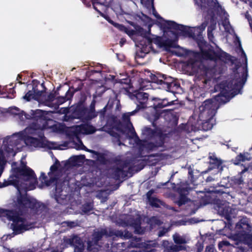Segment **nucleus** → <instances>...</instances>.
Returning a JSON list of instances; mask_svg holds the SVG:
<instances>
[{
  "label": "nucleus",
  "mask_w": 252,
  "mask_h": 252,
  "mask_svg": "<svg viewBox=\"0 0 252 252\" xmlns=\"http://www.w3.org/2000/svg\"><path fill=\"white\" fill-rule=\"evenodd\" d=\"M23 98L24 99H26L27 101H30L32 98L34 99L33 92L32 90L29 91L23 97Z\"/></svg>",
  "instance_id": "nucleus-47"
},
{
  "label": "nucleus",
  "mask_w": 252,
  "mask_h": 252,
  "mask_svg": "<svg viewBox=\"0 0 252 252\" xmlns=\"http://www.w3.org/2000/svg\"><path fill=\"white\" fill-rule=\"evenodd\" d=\"M231 211L232 209L230 208H227L226 210L223 208L221 210V217L224 216L226 220V221H224L223 222L225 225L224 228L221 229V232L228 229L230 230L231 233L233 232V234L236 239L241 240L246 237L247 232L250 230L251 226L249 224V220L246 217L242 218L235 224L233 229L231 216ZM221 235L225 234L221 233Z\"/></svg>",
  "instance_id": "nucleus-6"
},
{
  "label": "nucleus",
  "mask_w": 252,
  "mask_h": 252,
  "mask_svg": "<svg viewBox=\"0 0 252 252\" xmlns=\"http://www.w3.org/2000/svg\"><path fill=\"white\" fill-rule=\"evenodd\" d=\"M241 57L242 58V59H244V60H245V63H246V66L245 67H244L243 68H245L246 67H247V55L245 52L244 51H243V52H242V53H241Z\"/></svg>",
  "instance_id": "nucleus-58"
},
{
  "label": "nucleus",
  "mask_w": 252,
  "mask_h": 252,
  "mask_svg": "<svg viewBox=\"0 0 252 252\" xmlns=\"http://www.w3.org/2000/svg\"><path fill=\"white\" fill-rule=\"evenodd\" d=\"M150 202V204L151 206L158 208L159 207V202H160V200L156 198V197H151V199L149 200Z\"/></svg>",
  "instance_id": "nucleus-45"
},
{
  "label": "nucleus",
  "mask_w": 252,
  "mask_h": 252,
  "mask_svg": "<svg viewBox=\"0 0 252 252\" xmlns=\"http://www.w3.org/2000/svg\"><path fill=\"white\" fill-rule=\"evenodd\" d=\"M174 80L173 78L170 76L167 77L165 75L163 74V78L162 79V82H161V85L165 89Z\"/></svg>",
  "instance_id": "nucleus-38"
},
{
  "label": "nucleus",
  "mask_w": 252,
  "mask_h": 252,
  "mask_svg": "<svg viewBox=\"0 0 252 252\" xmlns=\"http://www.w3.org/2000/svg\"><path fill=\"white\" fill-rule=\"evenodd\" d=\"M137 32L142 37L143 39L141 41H143V42H146L147 38L150 37L151 34L150 30L149 31H147L141 27L138 28L137 30Z\"/></svg>",
  "instance_id": "nucleus-34"
},
{
  "label": "nucleus",
  "mask_w": 252,
  "mask_h": 252,
  "mask_svg": "<svg viewBox=\"0 0 252 252\" xmlns=\"http://www.w3.org/2000/svg\"><path fill=\"white\" fill-rule=\"evenodd\" d=\"M194 1L195 4L199 9L213 15L220 6L217 0H194Z\"/></svg>",
  "instance_id": "nucleus-15"
},
{
  "label": "nucleus",
  "mask_w": 252,
  "mask_h": 252,
  "mask_svg": "<svg viewBox=\"0 0 252 252\" xmlns=\"http://www.w3.org/2000/svg\"><path fill=\"white\" fill-rule=\"evenodd\" d=\"M87 151L92 154H94L97 156V160L102 164H106L108 160L105 157V155L103 153H99L92 150H87Z\"/></svg>",
  "instance_id": "nucleus-31"
},
{
  "label": "nucleus",
  "mask_w": 252,
  "mask_h": 252,
  "mask_svg": "<svg viewBox=\"0 0 252 252\" xmlns=\"http://www.w3.org/2000/svg\"><path fill=\"white\" fill-rule=\"evenodd\" d=\"M231 183L235 186H239L244 183L243 179L241 174L237 176H234L231 178Z\"/></svg>",
  "instance_id": "nucleus-37"
},
{
  "label": "nucleus",
  "mask_w": 252,
  "mask_h": 252,
  "mask_svg": "<svg viewBox=\"0 0 252 252\" xmlns=\"http://www.w3.org/2000/svg\"><path fill=\"white\" fill-rule=\"evenodd\" d=\"M179 249L178 246L174 245L173 246L170 247V251H168L167 252H178Z\"/></svg>",
  "instance_id": "nucleus-60"
},
{
  "label": "nucleus",
  "mask_w": 252,
  "mask_h": 252,
  "mask_svg": "<svg viewBox=\"0 0 252 252\" xmlns=\"http://www.w3.org/2000/svg\"><path fill=\"white\" fill-rule=\"evenodd\" d=\"M123 120L126 124H123L124 125L131 126L132 123L130 120V115L124 114L123 115Z\"/></svg>",
  "instance_id": "nucleus-48"
},
{
  "label": "nucleus",
  "mask_w": 252,
  "mask_h": 252,
  "mask_svg": "<svg viewBox=\"0 0 252 252\" xmlns=\"http://www.w3.org/2000/svg\"><path fill=\"white\" fill-rule=\"evenodd\" d=\"M189 178H190V180L191 182H194L195 180V178L193 176V171L192 169L189 170Z\"/></svg>",
  "instance_id": "nucleus-59"
},
{
  "label": "nucleus",
  "mask_w": 252,
  "mask_h": 252,
  "mask_svg": "<svg viewBox=\"0 0 252 252\" xmlns=\"http://www.w3.org/2000/svg\"><path fill=\"white\" fill-rule=\"evenodd\" d=\"M13 176L16 178L15 179L9 180L4 181L2 184H0V188L5 187L9 185L17 186L19 184L18 179H21L25 181H33L34 183L31 184L33 186L32 189L35 188V184L37 183V177L34 171L31 168H12Z\"/></svg>",
  "instance_id": "nucleus-8"
},
{
  "label": "nucleus",
  "mask_w": 252,
  "mask_h": 252,
  "mask_svg": "<svg viewBox=\"0 0 252 252\" xmlns=\"http://www.w3.org/2000/svg\"><path fill=\"white\" fill-rule=\"evenodd\" d=\"M144 252H156L157 250L155 247L151 245L146 244L144 249Z\"/></svg>",
  "instance_id": "nucleus-50"
},
{
  "label": "nucleus",
  "mask_w": 252,
  "mask_h": 252,
  "mask_svg": "<svg viewBox=\"0 0 252 252\" xmlns=\"http://www.w3.org/2000/svg\"><path fill=\"white\" fill-rule=\"evenodd\" d=\"M163 29L174 30L180 31V33L185 36L195 38L196 37L195 30L190 29L189 27L178 24L173 21H165L161 25Z\"/></svg>",
  "instance_id": "nucleus-11"
},
{
  "label": "nucleus",
  "mask_w": 252,
  "mask_h": 252,
  "mask_svg": "<svg viewBox=\"0 0 252 252\" xmlns=\"http://www.w3.org/2000/svg\"><path fill=\"white\" fill-rule=\"evenodd\" d=\"M149 94L146 93L136 91L134 92L132 99L135 100L137 105L136 108L130 113V115H133L139 110L146 107V103L148 101Z\"/></svg>",
  "instance_id": "nucleus-17"
},
{
  "label": "nucleus",
  "mask_w": 252,
  "mask_h": 252,
  "mask_svg": "<svg viewBox=\"0 0 252 252\" xmlns=\"http://www.w3.org/2000/svg\"><path fill=\"white\" fill-rule=\"evenodd\" d=\"M238 40V42H239V45H238V47L237 48V49H236V52L238 53V54H239V53H242V52H243V51H244V49H243L242 48V45L241 44V42L239 40V37H238V38H237Z\"/></svg>",
  "instance_id": "nucleus-56"
},
{
  "label": "nucleus",
  "mask_w": 252,
  "mask_h": 252,
  "mask_svg": "<svg viewBox=\"0 0 252 252\" xmlns=\"http://www.w3.org/2000/svg\"><path fill=\"white\" fill-rule=\"evenodd\" d=\"M150 78L153 82L161 85L162 82V79L163 78V74L159 73H156V74H152L150 75Z\"/></svg>",
  "instance_id": "nucleus-35"
},
{
  "label": "nucleus",
  "mask_w": 252,
  "mask_h": 252,
  "mask_svg": "<svg viewBox=\"0 0 252 252\" xmlns=\"http://www.w3.org/2000/svg\"><path fill=\"white\" fill-rule=\"evenodd\" d=\"M39 180L47 187L50 186L53 184H55V196L57 201L59 202V199L62 195L61 193L63 191L62 188L64 184V181L61 183H59L57 181V177L56 175L54 176H52V175L49 176L48 179L44 172L41 173Z\"/></svg>",
  "instance_id": "nucleus-13"
},
{
  "label": "nucleus",
  "mask_w": 252,
  "mask_h": 252,
  "mask_svg": "<svg viewBox=\"0 0 252 252\" xmlns=\"http://www.w3.org/2000/svg\"><path fill=\"white\" fill-rule=\"evenodd\" d=\"M153 193H154V190H153L152 189L150 190L149 191H148V192L147 193V198L148 199V200L150 199H151V197H153L152 196V195Z\"/></svg>",
  "instance_id": "nucleus-64"
},
{
  "label": "nucleus",
  "mask_w": 252,
  "mask_h": 252,
  "mask_svg": "<svg viewBox=\"0 0 252 252\" xmlns=\"http://www.w3.org/2000/svg\"><path fill=\"white\" fill-rule=\"evenodd\" d=\"M246 160L244 158V155L242 153H240L234 159H232V162L235 165H239L241 162H245Z\"/></svg>",
  "instance_id": "nucleus-39"
},
{
  "label": "nucleus",
  "mask_w": 252,
  "mask_h": 252,
  "mask_svg": "<svg viewBox=\"0 0 252 252\" xmlns=\"http://www.w3.org/2000/svg\"><path fill=\"white\" fill-rule=\"evenodd\" d=\"M61 166L60 161L56 159L55 163L50 167V172H48V176L52 175V176H56L57 177V181L60 182V172L58 171V168Z\"/></svg>",
  "instance_id": "nucleus-29"
},
{
  "label": "nucleus",
  "mask_w": 252,
  "mask_h": 252,
  "mask_svg": "<svg viewBox=\"0 0 252 252\" xmlns=\"http://www.w3.org/2000/svg\"><path fill=\"white\" fill-rule=\"evenodd\" d=\"M188 198L185 194L180 195L179 198L177 201V205L180 207L188 202Z\"/></svg>",
  "instance_id": "nucleus-41"
},
{
  "label": "nucleus",
  "mask_w": 252,
  "mask_h": 252,
  "mask_svg": "<svg viewBox=\"0 0 252 252\" xmlns=\"http://www.w3.org/2000/svg\"><path fill=\"white\" fill-rule=\"evenodd\" d=\"M14 137L13 136H7L3 140V143L4 145V150L5 151H6L8 153H11L13 152V148H9V146H17L19 143V141L18 140H13Z\"/></svg>",
  "instance_id": "nucleus-27"
},
{
  "label": "nucleus",
  "mask_w": 252,
  "mask_h": 252,
  "mask_svg": "<svg viewBox=\"0 0 252 252\" xmlns=\"http://www.w3.org/2000/svg\"><path fill=\"white\" fill-rule=\"evenodd\" d=\"M180 88V83L174 80V81L171 82L168 87H166L165 90L168 92L175 93Z\"/></svg>",
  "instance_id": "nucleus-33"
},
{
  "label": "nucleus",
  "mask_w": 252,
  "mask_h": 252,
  "mask_svg": "<svg viewBox=\"0 0 252 252\" xmlns=\"http://www.w3.org/2000/svg\"><path fill=\"white\" fill-rule=\"evenodd\" d=\"M95 100H93L91 102L89 108L87 107V112L90 116V120L92 121L93 119L95 118L97 116V113L95 109Z\"/></svg>",
  "instance_id": "nucleus-32"
},
{
  "label": "nucleus",
  "mask_w": 252,
  "mask_h": 252,
  "mask_svg": "<svg viewBox=\"0 0 252 252\" xmlns=\"http://www.w3.org/2000/svg\"><path fill=\"white\" fill-rule=\"evenodd\" d=\"M214 246L213 245H210L206 247L205 252H214Z\"/></svg>",
  "instance_id": "nucleus-57"
},
{
  "label": "nucleus",
  "mask_w": 252,
  "mask_h": 252,
  "mask_svg": "<svg viewBox=\"0 0 252 252\" xmlns=\"http://www.w3.org/2000/svg\"><path fill=\"white\" fill-rule=\"evenodd\" d=\"M16 168H20V169H21V168H30L29 167H28V166H27L26 165V162H25L23 161H21V165L19 167H16Z\"/></svg>",
  "instance_id": "nucleus-63"
},
{
  "label": "nucleus",
  "mask_w": 252,
  "mask_h": 252,
  "mask_svg": "<svg viewBox=\"0 0 252 252\" xmlns=\"http://www.w3.org/2000/svg\"><path fill=\"white\" fill-rule=\"evenodd\" d=\"M109 133L111 136L116 138L118 141L120 142L121 136L118 133L113 130H110Z\"/></svg>",
  "instance_id": "nucleus-52"
},
{
  "label": "nucleus",
  "mask_w": 252,
  "mask_h": 252,
  "mask_svg": "<svg viewBox=\"0 0 252 252\" xmlns=\"http://www.w3.org/2000/svg\"><path fill=\"white\" fill-rule=\"evenodd\" d=\"M0 96L2 97L9 98L8 95L5 92L4 88H2L0 86Z\"/></svg>",
  "instance_id": "nucleus-55"
},
{
  "label": "nucleus",
  "mask_w": 252,
  "mask_h": 252,
  "mask_svg": "<svg viewBox=\"0 0 252 252\" xmlns=\"http://www.w3.org/2000/svg\"><path fill=\"white\" fill-rule=\"evenodd\" d=\"M153 100H155V102L153 104V108H154V112L152 113L149 116V119L150 121L152 123V126L155 127H157V121L161 117L162 115L166 112L167 109L161 110V109L171 106L175 104V100H169L167 98H154Z\"/></svg>",
  "instance_id": "nucleus-9"
},
{
  "label": "nucleus",
  "mask_w": 252,
  "mask_h": 252,
  "mask_svg": "<svg viewBox=\"0 0 252 252\" xmlns=\"http://www.w3.org/2000/svg\"><path fill=\"white\" fill-rule=\"evenodd\" d=\"M209 163L211 166V168L219 167L220 165V159H218L217 157H215L214 158H211Z\"/></svg>",
  "instance_id": "nucleus-40"
},
{
  "label": "nucleus",
  "mask_w": 252,
  "mask_h": 252,
  "mask_svg": "<svg viewBox=\"0 0 252 252\" xmlns=\"http://www.w3.org/2000/svg\"><path fill=\"white\" fill-rule=\"evenodd\" d=\"M142 137L145 140H151L159 138L166 137V134H164L160 129H153L150 127L145 126L142 131Z\"/></svg>",
  "instance_id": "nucleus-18"
},
{
  "label": "nucleus",
  "mask_w": 252,
  "mask_h": 252,
  "mask_svg": "<svg viewBox=\"0 0 252 252\" xmlns=\"http://www.w3.org/2000/svg\"><path fill=\"white\" fill-rule=\"evenodd\" d=\"M25 143L27 145L34 147L44 148L47 146V144L43 140L30 136L25 137Z\"/></svg>",
  "instance_id": "nucleus-23"
},
{
  "label": "nucleus",
  "mask_w": 252,
  "mask_h": 252,
  "mask_svg": "<svg viewBox=\"0 0 252 252\" xmlns=\"http://www.w3.org/2000/svg\"><path fill=\"white\" fill-rule=\"evenodd\" d=\"M165 116L168 118V121L174 125H177L180 115L173 109H168L165 113Z\"/></svg>",
  "instance_id": "nucleus-28"
},
{
  "label": "nucleus",
  "mask_w": 252,
  "mask_h": 252,
  "mask_svg": "<svg viewBox=\"0 0 252 252\" xmlns=\"http://www.w3.org/2000/svg\"><path fill=\"white\" fill-rule=\"evenodd\" d=\"M87 97L85 95H82L77 103L71 107V113L66 114L68 111L67 108L63 110V113L65 114L64 120L70 121L74 119H79L82 122H89L91 121L90 116L87 112V107L86 105Z\"/></svg>",
  "instance_id": "nucleus-7"
},
{
  "label": "nucleus",
  "mask_w": 252,
  "mask_h": 252,
  "mask_svg": "<svg viewBox=\"0 0 252 252\" xmlns=\"http://www.w3.org/2000/svg\"><path fill=\"white\" fill-rule=\"evenodd\" d=\"M210 197L211 198L212 203L216 204L218 208V214L220 215V190L215 189L210 191Z\"/></svg>",
  "instance_id": "nucleus-24"
},
{
  "label": "nucleus",
  "mask_w": 252,
  "mask_h": 252,
  "mask_svg": "<svg viewBox=\"0 0 252 252\" xmlns=\"http://www.w3.org/2000/svg\"><path fill=\"white\" fill-rule=\"evenodd\" d=\"M173 240L177 244H182L186 242V240L179 235H174Z\"/></svg>",
  "instance_id": "nucleus-46"
},
{
  "label": "nucleus",
  "mask_w": 252,
  "mask_h": 252,
  "mask_svg": "<svg viewBox=\"0 0 252 252\" xmlns=\"http://www.w3.org/2000/svg\"><path fill=\"white\" fill-rule=\"evenodd\" d=\"M56 94V92L49 93V94H48L47 98H46V100L49 102H53L56 99L57 95Z\"/></svg>",
  "instance_id": "nucleus-49"
},
{
  "label": "nucleus",
  "mask_w": 252,
  "mask_h": 252,
  "mask_svg": "<svg viewBox=\"0 0 252 252\" xmlns=\"http://www.w3.org/2000/svg\"><path fill=\"white\" fill-rule=\"evenodd\" d=\"M116 128L122 134H126L130 139L138 137L132 124L131 126L124 125L123 123L120 122Z\"/></svg>",
  "instance_id": "nucleus-21"
},
{
  "label": "nucleus",
  "mask_w": 252,
  "mask_h": 252,
  "mask_svg": "<svg viewBox=\"0 0 252 252\" xmlns=\"http://www.w3.org/2000/svg\"><path fill=\"white\" fill-rule=\"evenodd\" d=\"M89 122H83L82 124L78 126L79 131L85 134H91L95 132L96 131V128L91 125Z\"/></svg>",
  "instance_id": "nucleus-26"
},
{
  "label": "nucleus",
  "mask_w": 252,
  "mask_h": 252,
  "mask_svg": "<svg viewBox=\"0 0 252 252\" xmlns=\"http://www.w3.org/2000/svg\"><path fill=\"white\" fill-rule=\"evenodd\" d=\"M189 188L187 187L181 188L179 189V193L180 195L185 194V195H187L189 193Z\"/></svg>",
  "instance_id": "nucleus-54"
},
{
  "label": "nucleus",
  "mask_w": 252,
  "mask_h": 252,
  "mask_svg": "<svg viewBox=\"0 0 252 252\" xmlns=\"http://www.w3.org/2000/svg\"><path fill=\"white\" fill-rule=\"evenodd\" d=\"M243 155H244V158L246 160V161H249L251 159L252 157L251 156V155L248 152H244L242 153Z\"/></svg>",
  "instance_id": "nucleus-61"
},
{
  "label": "nucleus",
  "mask_w": 252,
  "mask_h": 252,
  "mask_svg": "<svg viewBox=\"0 0 252 252\" xmlns=\"http://www.w3.org/2000/svg\"><path fill=\"white\" fill-rule=\"evenodd\" d=\"M245 17L248 19L250 25L251 26V27H252V18L251 16L247 13V14H246Z\"/></svg>",
  "instance_id": "nucleus-62"
},
{
  "label": "nucleus",
  "mask_w": 252,
  "mask_h": 252,
  "mask_svg": "<svg viewBox=\"0 0 252 252\" xmlns=\"http://www.w3.org/2000/svg\"><path fill=\"white\" fill-rule=\"evenodd\" d=\"M216 24V23L214 24L213 23L208 28V37L210 40H212V38H213L212 31L215 29Z\"/></svg>",
  "instance_id": "nucleus-44"
},
{
  "label": "nucleus",
  "mask_w": 252,
  "mask_h": 252,
  "mask_svg": "<svg viewBox=\"0 0 252 252\" xmlns=\"http://www.w3.org/2000/svg\"><path fill=\"white\" fill-rule=\"evenodd\" d=\"M162 47H164L166 51H170V49L179 48L180 46L177 44V40L166 39L164 40Z\"/></svg>",
  "instance_id": "nucleus-30"
},
{
  "label": "nucleus",
  "mask_w": 252,
  "mask_h": 252,
  "mask_svg": "<svg viewBox=\"0 0 252 252\" xmlns=\"http://www.w3.org/2000/svg\"><path fill=\"white\" fill-rule=\"evenodd\" d=\"M32 91L33 92L34 99H37L41 96L44 93L43 91H39L37 88V86L32 87Z\"/></svg>",
  "instance_id": "nucleus-43"
},
{
  "label": "nucleus",
  "mask_w": 252,
  "mask_h": 252,
  "mask_svg": "<svg viewBox=\"0 0 252 252\" xmlns=\"http://www.w3.org/2000/svg\"><path fill=\"white\" fill-rule=\"evenodd\" d=\"M112 163L115 164L110 168V177L116 180L126 178L127 176V171L125 170V168L128 166V162L120 158H115L112 159Z\"/></svg>",
  "instance_id": "nucleus-10"
},
{
  "label": "nucleus",
  "mask_w": 252,
  "mask_h": 252,
  "mask_svg": "<svg viewBox=\"0 0 252 252\" xmlns=\"http://www.w3.org/2000/svg\"><path fill=\"white\" fill-rule=\"evenodd\" d=\"M207 26V23L204 22H203L200 26L195 28H194L193 30H195V32H198L196 33V36L197 35H199L201 33V32H202L205 29Z\"/></svg>",
  "instance_id": "nucleus-42"
},
{
  "label": "nucleus",
  "mask_w": 252,
  "mask_h": 252,
  "mask_svg": "<svg viewBox=\"0 0 252 252\" xmlns=\"http://www.w3.org/2000/svg\"><path fill=\"white\" fill-rule=\"evenodd\" d=\"M152 36L153 37H151L150 36V37L147 38L146 42L140 41L139 45L141 46V51L143 53L147 54L151 51H154L152 45L153 43L157 44L160 47H162L164 39L160 36H155L154 35H152Z\"/></svg>",
  "instance_id": "nucleus-16"
},
{
  "label": "nucleus",
  "mask_w": 252,
  "mask_h": 252,
  "mask_svg": "<svg viewBox=\"0 0 252 252\" xmlns=\"http://www.w3.org/2000/svg\"><path fill=\"white\" fill-rule=\"evenodd\" d=\"M118 237L128 239L131 237L132 234L127 230L124 232L122 230H117L111 228H101L100 230L94 231L89 237L87 241V250L91 252H96L97 251L96 246H99V241L101 240L103 237Z\"/></svg>",
  "instance_id": "nucleus-5"
},
{
  "label": "nucleus",
  "mask_w": 252,
  "mask_h": 252,
  "mask_svg": "<svg viewBox=\"0 0 252 252\" xmlns=\"http://www.w3.org/2000/svg\"><path fill=\"white\" fill-rule=\"evenodd\" d=\"M107 110V105L104 106L102 109L99 110L98 112H96L97 113V115H99L100 119H104L106 114Z\"/></svg>",
  "instance_id": "nucleus-51"
},
{
  "label": "nucleus",
  "mask_w": 252,
  "mask_h": 252,
  "mask_svg": "<svg viewBox=\"0 0 252 252\" xmlns=\"http://www.w3.org/2000/svg\"><path fill=\"white\" fill-rule=\"evenodd\" d=\"M221 25L223 27L225 32L231 35H234L238 38L237 34L229 21V15L224 8L221 7Z\"/></svg>",
  "instance_id": "nucleus-20"
},
{
  "label": "nucleus",
  "mask_w": 252,
  "mask_h": 252,
  "mask_svg": "<svg viewBox=\"0 0 252 252\" xmlns=\"http://www.w3.org/2000/svg\"><path fill=\"white\" fill-rule=\"evenodd\" d=\"M237 59L221 50V63L233 65L232 72L230 78L221 81V105L225 104L239 94H242V90L248 77V68L243 69L239 72L238 70L241 66L240 62L236 63Z\"/></svg>",
  "instance_id": "nucleus-2"
},
{
  "label": "nucleus",
  "mask_w": 252,
  "mask_h": 252,
  "mask_svg": "<svg viewBox=\"0 0 252 252\" xmlns=\"http://www.w3.org/2000/svg\"><path fill=\"white\" fill-rule=\"evenodd\" d=\"M152 11H153V15L155 16V17H156L157 19H159V20H162V21H164V22H165V21L166 20H164L163 19V18L162 17H161L158 13V12H157L153 4H152Z\"/></svg>",
  "instance_id": "nucleus-53"
},
{
  "label": "nucleus",
  "mask_w": 252,
  "mask_h": 252,
  "mask_svg": "<svg viewBox=\"0 0 252 252\" xmlns=\"http://www.w3.org/2000/svg\"><path fill=\"white\" fill-rule=\"evenodd\" d=\"M70 245L73 246L74 252H84L85 245L82 240L78 236H75L69 239Z\"/></svg>",
  "instance_id": "nucleus-22"
},
{
  "label": "nucleus",
  "mask_w": 252,
  "mask_h": 252,
  "mask_svg": "<svg viewBox=\"0 0 252 252\" xmlns=\"http://www.w3.org/2000/svg\"><path fill=\"white\" fill-rule=\"evenodd\" d=\"M94 209V204L93 203L88 202L83 204L82 206V211L85 214H88Z\"/></svg>",
  "instance_id": "nucleus-36"
},
{
  "label": "nucleus",
  "mask_w": 252,
  "mask_h": 252,
  "mask_svg": "<svg viewBox=\"0 0 252 252\" xmlns=\"http://www.w3.org/2000/svg\"><path fill=\"white\" fill-rule=\"evenodd\" d=\"M10 111L13 115H19L22 121L32 120L30 128L33 130H43L51 127L48 125V121L52 120L47 116L48 113L47 111L40 109L31 110L30 114H27L23 111L20 112V110L16 107L12 108Z\"/></svg>",
  "instance_id": "nucleus-4"
},
{
  "label": "nucleus",
  "mask_w": 252,
  "mask_h": 252,
  "mask_svg": "<svg viewBox=\"0 0 252 252\" xmlns=\"http://www.w3.org/2000/svg\"><path fill=\"white\" fill-rule=\"evenodd\" d=\"M43 204L36 199L21 195L18 197L14 209H0V218H6L12 221L11 227L15 235H18L34 227V222H29L22 216L30 214H37Z\"/></svg>",
  "instance_id": "nucleus-1"
},
{
  "label": "nucleus",
  "mask_w": 252,
  "mask_h": 252,
  "mask_svg": "<svg viewBox=\"0 0 252 252\" xmlns=\"http://www.w3.org/2000/svg\"><path fill=\"white\" fill-rule=\"evenodd\" d=\"M39 180L47 187L50 186L53 184H55V196L57 201L59 202V199L62 195L61 193L63 191L62 188L64 184V181L61 183H59L57 181V177L56 175L54 176H52V175L49 176L48 179L44 172L41 173Z\"/></svg>",
  "instance_id": "nucleus-12"
},
{
  "label": "nucleus",
  "mask_w": 252,
  "mask_h": 252,
  "mask_svg": "<svg viewBox=\"0 0 252 252\" xmlns=\"http://www.w3.org/2000/svg\"><path fill=\"white\" fill-rule=\"evenodd\" d=\"M165 137L161 138V136L159 138L153 139L154 142H147L145 145V147L149 150H153L155 148L162 147L165 143Z\"/></svg>",
  "instance_id": "nucleus-25"
},
{
  "label": "nucleus",
  "mask_w": 252,
  "mask_h": 252,
  "mask_svg": "<svg viewBox=\"0 0 252 252\" xmlns=\"http://www.w3.org/2000/svg\"><path fill=\"white\" fill-rule=\"evenodd\" d=\"M197 44L200 49L201 55L204 59L211 61L220 60V53H217L211 48L212 47L209 46L208 44L205 40H198Z\"/></svg>",
  "instance_id": "nucleus-14"
},
{
  "label": "nucleus",
  "mask_w": 252,
  "mask_h": 252,
  "mask_svg": "<svg viewBox=\"0 0 252 252\" xmlns=\"http://www.w3.org/2000/svg\"><path fill=\"white\" fill-rule=\"evenodd\" d=\"M220 106V92L211 99L205 100L199 107L198 119L202 121L199 129L208 131L213 126L211 121Z\"/></svg>",
  "instance_id": "nucleus-3"
},
{
  "label": "nucleus",
  "mask_w": 252,
  "mask_h": 252,
  "mask_svg": "<svg viewBox=\"0 0 252 252\" xmlns=\"http://www.w3.org/2000/svg\"><path fill=\"white\" fill-rule=\"evenodd\" d=\"M83 86L82 83H80L77 88L74 86L70 87L68 90L66 92L65 96H58L56 99L59 104H62L67 100H70L73 96L74 94L80 91Z\"/></svg>",
  "instance_id": "nucleus-19"
}]
</instances>
